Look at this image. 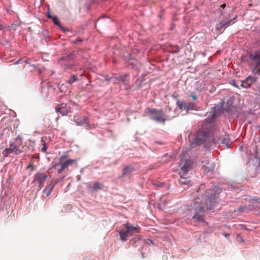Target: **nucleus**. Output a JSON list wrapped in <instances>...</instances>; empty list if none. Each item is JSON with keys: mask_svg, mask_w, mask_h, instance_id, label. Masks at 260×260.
<instances>
[{"mask_svg": "<svg viewBox=\"0 0 260 260\" xmlns=\"http://www.w3.org/2000/svg\"><path fill=\"white\" fill-rule=\"evenodd\" d=\"M48 18H51L53 20V22L55 24L57 25H60V22L56 17H52L50 15H48Z\"/></svg>", "mask_w": 260, "mask_h": 260, "instance_id": "a211bd4d", "label": "nucleus"}, {"mask_svg": "<svg viewBox=\"0 0 260 260\" xmlns=\"http://www.w3.org/2000/svg\"><path fill=\"white\" fill-rule=\"evenodd\" d=\"M83 121H81V122H77V119H75V121L76 122H78L79 124H84V123H87V118L86 117H84L83 118Z\"/></svg>", "mask_w": 260, "mask_h": 260, "instance_id": "5701e85b", "label": "nucleus"}, {"mask_svg": "<svg viewBox=\"0 0 260 260\" xmlns=\"http://www.w3.org/2000/svg\"><path fill=\"white\" fill-rule=\"evenodd\" d=\"M77 79H78V78H77V77L76 76H75V75H72V76H71L70 78L68 80V83L70 84H72L74 82L76 81L77 80Z\"/></svg>", "mask_w": 260, "mask_h": 260, "instance_id": "6ab92c4d", "label": "nucleus"}, {"mask_svg": "<svg viewBox=\"0 0 260 260\" xmlns=\"http://www.w3.org/2000/svg\"><path fill=\"white\" fill-rule=\"evenodd\" d=\"M54 185L51 184L48 185L43 190V194L46 197H48L52 192Z\"/></svg>", "mask_w": 260, "mask_h": 260, "instance_id": "f8f14e48", "label": "nucleus"}, {"mask_svg": "<svg viewBox=\"0 0 260 260\" xmlns=\"http://www.w3.org/2000/svg\"><path fill=\"white\" fill-rule=\"evenodd\" d=\"M181 169L179 172L180 176L179 182L186 184L189 182V180L186 177L188 171L192 168V162L189 160H185L180 165Z\"/></svg>", "mask_w": 260, "mask_h": 260, "instance_id": "f03ea898", "label": "nucleus"}, {"mask_svg": "<svg viewBox=\"0 0 260 260\" xmlns=\"http://www.w3.org/2000/svg\"><path fill=\"white\" fill-rule=\"evenodd\" d=\"M32 167H33V165H32V164H30L28 166L27 168H32Z\"/></svg>", "mask_w": 260, "mask_h": 260, "instance_id": "bb28decb", "label": "nucleus"}, {"mask_svg": "<svg viewBox=\"0 0 260 260\" xmlns=\"http://www.w3.org/2000/svg\"><path fill=\"white\" fill-rule=\"evenodd\" d=\"M224 236H225V237H228V236H229V234H224Z\"/></svg>", "mask_w": 260, "mask_h": 260, "instance_id": "c756f323", "label": "nucleus"}, {"mask_svg": "<svg viewBox=\"0 0 260 260\" xmlns=\"http://www.w3.org/2000/svg\"><path fill=\"white\" fill-rule=\"evenodd\" d=\"M22 152V150L19 149L17 145L12 143L9 145L8 148H6L3 151L2 154L5 157H7L11 153H14L15 155H19Z\"/></svg>", "mask_w": 260, "mask_h": 260, "instance_id": "6e6552de", "label": "nucleus"}, {"mask_svg": "<svg viewBox=\"0 0 260 260\" xmlns=\"http://www.w3.org/2000/svg\"><path fill=\"white\" fill-rule=\"evenodd\" d=\"M41 142H42V145L43 146V147L42 148L41 150L43 152H46V150L47 149V147L46 146V142H45V141L43 139H41Z\"/></svg>", "mask_w": 260, "mask_h": 260, "instance_id": "aec40b11", "label": "nucleus"}, {"mask_svg": "<svg viewBox=\"0 0 260 260\" xmlns=\"http://www.w3.org/2000/svg\"><path fill=\"white\" fill-rule=\"evenodd\" d=\"M190 97L192 98V99L194 100H196L197 99V96L195 95H191Z\"/></svg>", "mask_w": 260, "mask_h": 260, "instance_id": "a878e982", "label": "nucleus"}, {"mask_svg": "<svg viewBox=\"0 0 260 260\" xmlns=\"http://www.w3.org/2000/svg\"><path fill=\"white\" fill-rule=\"evenodd\" d=\"M103 187V185L102 184L99 182H96L93 183L92 186H89V188L91 190V191H96L99 189H102Z\"/></svg>", "mask_w": 260, "mask_h": 260, "instance_id": "4468645a", "label": "nucleus"}, {"mask_svg": "<svg viewBox=\"0 0 260 260\" xmlns=\"http://www.w3.org/2000/svg\"><path fill=\"white\" fill-rule=\"evenodd\" d=\"M77 159H67V156L62 155L59 159V162L55 164L52 168H55L58 166L60 168L57 169L58 174H60L65 169H68L69 166L77 165Z\"/></svg>", "mask_w": 260, "mask_h": 260, "instance_id": "20e7f679", "label": "nucleus"}, {"mask_svg": "<svg viewBox=\"0 0 260 260\" xmlns=\"http://www.w3.org/2000/svg\"><path fill=\"white\" fill-rule=\"evenodd\" d=\"M34 182L39 184L38 190H40L44 185V182L48 177V175L42 173H38L34 176Z\"/></svg>", "mask_w": 260, "mask_h": 260, "instance_id": "1a4fd4ad", "label": "nucleus"}, {"mask_svg": "<svg viewBox=\"0 0 260 260\" xmlns=\"http://www.w3.org/2000/svg\"><path fill=\"white\" fill-rule=\"evenodd\" d=\"M208 136V135L207 133L202 131L199 132L191 144V147L193 148L201 145L206 140Z\"/></svg>", "mask_w": 260, "mask_h": 260, "instance_id": "0eeeda50", "label": "nucleus"}, {"mask_svg": "<svg viewBox=\"0 0 260 260\" xmlns=\"http://www.w3.org/2000/svg\"><path fill=\"white\" fill-rule=\"evenodd\" d=\"M256 153H257V147H256Z\"/></svg>", "mask_w": 260, "mask_h": 260, "instance_id": "473e14b6", "label": "nucleus"}, {"mask_svg": "<svg viewBox=\"0 0 260 260\" xmlns=\"http://www.w3.org/2000/svg\"><path fill=\"white\" fill-rule=\"evenodd\" d=\"M209 191L206 192L204 195L197 196L190 203L188 215L196 221L204 222L203 217L208 210L213 209L212 206L214 205L215 194Z\"/></svg>", "mask_w": 260, "mask_h": 260, "instance_id": "f257e3e1", "label": "nucleus"}, {"mask_svg": "<svg viewBox=\"0 0 260 260\" xmlns=\"http://www.w3.org/2000/svg\"><path fill=\"white\" fill-rule=\"evenodd\" d=\"M230 142V141L228 139H223L222 140V143L223 144H225L226 146H228Z\"/></svg>", "mask_w": 260, "mask_h": 260, "instance_id": "b1692460", "label": "nucleus"}, {"mask_svg": "<svg viewBox=\"0 0 260 260\" xmlns=\"http://www.w3.org/2000/svg\"><path fill=\"white\" fill-rule=\"evenodd\" d=\"M250 58L252 60V72L255 74L260 73V52H255L254 55L251 56Z\"/></svg>", "mask_w": 260, "mask_h": 260, "instance_id": "423d86ee", "label": "nucleus"}, {"mask_svg": "<svg viewBox=\"0 0 260 260\" xmlns=\"http://www.w3.org/2000/svg\"><path fill=\"white\" fill-rule=\"evenodd\" d=\"M16 140H17V141H18V140H19V143L20 144H21V139L17 138V139H16Z\"/></svg>", "mask_w": 260, "mask_h": 260, "instance_id": "cd10ccee", "label": "nucleus"}, {"mask_svg": "<svg viewBox=\"0 0 260 260\" xmlns=\"http://www.w3.org/2000/svg\"><path fill=\"white\" fill-rule=\"evenodd\" d=\"M62 86H63V85L60 87V89H61V91H63V90H64V89H62Z\"/></svg>", "mask_w": 260, "mask_h": 260, "instance_id": "7c9ffc66", "label": "nucleus"}, {"mask_svg": "<svg viewBox=\"0 0 260 260\" xmlns=\"http://www.w3.org/2000/svg\"><path fill=\"white\" fill-rule=\"evenodd\" d=\"M119 80L123 83H125L126 82L125 77L122 76H121L119 77Z\"/></svg>", "mask_w": 260, "mask_h": 260, "instance_id": "393cba45", "label": "nucleus"}, {"mask_svg": "<svg viewBox=\"0 0 260 260\" xmlns=\"http://www.w3.org/2000/svg\"><path fill=\"white\" fill-rule=\"evenodd\" d=\"M124 225L125 228L119 231L120 239L122 241H127L128 237L140 232V229L137 227L128 223L125 224Z\"/></svg>", "mask_w": 260, "mask_h": 260, "instance_id": "39448f33", "label": "nucleus"}, {"mask_svg": "<svg viewBox=\"0 0 260 260\" xmlns=\"http://www.w3.org/2000/svg\"><path fill=\"white\" fill-rule=\"evenodd\" d=\"M223 23L224 26V27H228L230 25L231 22H232V20H229V21H222Z\"/></svg>", "mask_w": 260, "mask_h": 260, "instance_id": "4be33fe9", "label": "nucleus"}, {"mask_svg": "<svg viewBox=\"0 0 260 260\" xmlns=\"http://www.w3.org/2000/svg\"><path fill=\"white\" fill-rule=\"evenodd\" d=\"M133 171L132 168L130 167H126L123 169L122 177H124L129 174Z\"/></svg>", "mask_w": 260, "mask_h": 260, "instance_id": "dca6fc26", "label": "nucleus"}, {"mask_svg": "<svg viewBox=\"0 0 260 260\" xmlns=\"http://www.w3.org/2000/svg\"><path fill=\"white\" fill-rule=\"evenodd\" d=\"M225 7V4H223L221 5V7L224 8Z\"/></svg>", "mask_w": 260, "mask_h": 260, "instance_id": "2f4dec72", "label": "nucleus"}, {"mask_svg": "<svg viewBox=\"0 0 260 260\" xmlns=\"http://www.w3.org/2000/svg\"><path fill=\"white\" fill-rule=\"evenodd\" d=\"M177 106L178 108L180 110H185L186 109V102L180 101L178 100L177 101Z\"/></svg>", "mask_w": 260, "mask_h": 260, "instance_id": "2eb2a0df", "label": "nucleus"}, {"mask_svg": "<svg viewBox=\"0 0 260 260\" xmlns=\"http://www.w3.org/2000/svg\"><path fill=\"white\" fill-rule=\"evenodd\" d=\"M224 27L223 23L221 21L216 25V28L217 30L220 31Z\"/></svg>", "mask_w": 260, "mask_h": 260, "instance_id": "412c9836", "label": "nucleus"}, {"mask_svg": "<svg viewBox=\"0 0 260 260\" xmlns=\"http://www.w3.org/2000/svg\"><path fill=\"white\" fill-rule=\"evenodd\" d=\"M147 112L150 115V118L157 123L164 124L167 120H169L164 114L162 110L154 108H147Z\"/></svg>", "mask_w": 260, "mask_h": 260, "instance_id": "7ed1b4c3", "label": "nucleus"}, {"mask_svg": "<svg viewBox=\"0 0 260 260\" xmlns=\"http://www.w3.org/2000/svg\"><path fill=\"white\" fill-rule=\"evenodd\" d=\"M57 112L60 113L62 115H67L70 112V109L67 106V104H61L57 107L55 108Z\"/></svg>", "mask_w": 260, "mask_h": 260, "instance_id": "9d476101", "label": "nucleus"}, {"mask_svg": "<svg viewBox=\"0 0 260 260\" xmlns=\"http://www.w3.org/2000/svg\"><path fill=\"white\" fill-rule=\"evenodd\" d=\"M179 51V49H178L177 51H175V52H178Z\"/></svg>", "mask_w": 260, "mask_h": 260, "instance_id": "72a5a7b5", "label": "nucleus"}, {"mask_svg": "<svg viewBox=\"0 0 260 260\" xmlns=\"http://www.w3.org/2000/svg\"><path fill=\"white\" fill-rule=\"evenodd\" d=\"M4 28V26H3L2 25L0 24V30H3Z\"/></svg>", "mask_w": 260, "mask_h": 260, "instance_id": "c85d7f7f", "label": "nucleus"}, {"mask_svg": "<svg viewBox=\"0 0 260 260\" xmlns=\"http://www.w3.org/2000/svg\"><path fill=\"white\" fill-rule=\"evenodd\" d=\"M195 104L193 103H187L186 102V111L193 110L194 109Z\"/></svg>", "mask_w": 260, "mask_h": 260, "instance_id": "f3484780", "label": "nucleus"}, {"mask_svg": "<svg viewBox=\"0 0 260 260\" xmlns=\"http://www.w3.org/2000/svg\"><path fill=\"white\" fill-rule=\"evenodd\" d=\"M214 166L212 164L207 163L206 165L202 167V169L205 173H208L213 171Z\"/></svg>", "mask_w": 260, "mask_h": 260, "instance_id": "ddd939ff", "label": "nucleus"}, {"mask_svg": "<svg viewBox=\"0 0 260 260\" xmlns=\"http://www.w3.org/2000/svg\"><path fill=\"white\" fill-rule=\"evenodd\" d=\"M256 79L250 76L248 77L245 80L241 81V86L244 88H248L256 81Z\"/></svg>", "mask_w": 260, "mask_h": 260, "instance_id": "9b49d317", "label": "nucleus"}]
</instances>
